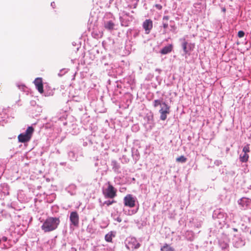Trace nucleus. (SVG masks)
Segmentation results:
<instances>
[{
    "mask_svg": "<svg viewBox=\"0 0 251 251\" xmlns=\"http://www.w3.org/2000/svg\"><path fill=\"white\" fill-rule=\"evenodd\" d=\"M60 222L59 218L48 217L43 223L41 228L44 232H49L55 230Z\"/></svg>",
    "mask_w": 251,
    "mask_h": 251,
    "instance_id": "nucleus-1",
    "label": "nucleus"
},
{
    "mask_svg": "<svg viewBox=\"0 0 251 251\" xmlns=\"http://www.w3.org/2000/svg\"><path fill=\"white\" fill-rule=\"evenodd\" d=\"M153 105L154 107L158 106H160L159 112L160 114V119L162 121H165L169 114L170 112V107L166 102H163L162 99L155 100L153 101Z\"/></svg>",
    "mask_w": 251,
    "mask_h": 251,
    "instance_id": "nucleus-2",
    "label": "nucleus"
},
{
    "mask_svg": "<svg viewBox=\"0 0 251 251\" xmlns=\"http://www.w3.org/2000/svg\"><path fill=\"white\" fill-rule=\"evenodd\" d=\"M34 129L32 126H28L25 132L21 133L18 137V141L21 143L28 142L32 135Z\"/></svg>",
    "mask_w": 251,
    "mask_h": 251,
    "instance_id": "nucleus-3",
    "label": "nucleus"
},
{
    "mask_svg": "<svg viewBox=\"0 0 251 251\" xmlns=\"http://www.w3.org/2000/svg\"><path fill=\"white\" fill-rule=\"evenodd\" d=\"M126 246L129 250L137 249L140 247V244L134 237H129L126 240Z\"/></svg>",
    "mask_w": 251,
    "mask_h": 251,
    "instance_id": "nucleus-4",
    "label": "nucleus"
},
{
    "mask_svg": "<svg viewBox=\"0 0 251 251\" xmlns=\"http://www.w3.org/2000/svg\"><path fill=\"white\" fill-rule=\"evenodd\" d=\"M116 190L108 182L107 188L103 191V194L105 198L113 199L116 196Z\"/></svg>",
    "mask_w": 251,
    "mask_h": 251,
    "instance_id": "nucleus-5",
    "label": "nucleus"
},
{
    "mask_svg": "<svg viewBox=\"0 0 251 251\" xmlns=\"http://www.w3.org/2000/svg\"><path fill=\"white\" fill-rule=\"evenodd\" d=\"M250 151L249 145L247 144L243 147L242 152L240 154L239 158L241 162H247L248 161L249 157L248 153Z\"/></svg>",
    "mask_w": 251,
    "mask_h": 251,
    "instance_id": "nucleus-6",
    "label": "nucleus"
},
{
    "mask_svg": "<svg viewBox=\"0 0 251 251\" xmlns=\"http://www.w3.org/2000/svg\"><path fill=\"white\" fill-rule=\"evenodd\" d=\"M136 198L130 194L127 195L124 199V203L125 206L133 207L135 205Z\"/></svg>",
    "mask_w": 251,
    "mask_h": 251,
    "instance_id": "nucleus-7",
    "label": "nucleus"
},
{
    "mask_svg": "<svg viewBox=\"0 0 251 251\" xmlns=\"http://www.w3.org/2000/svg\"><path fill=\"white\" fill-rule=\"evenodd\" d=\"M213 217L219 219V222L220 224L224 223L226 219V216L224 212L221 211L220 209H217L214 211Z\"/></svg>",
    "mask_w": 251,
    "mask_h": 251,
    "instance_id": "nucleus-8",
    "label": "nucleus"
},
{
    "mask_svg": "<svg viewBox=\"0 0 251 251\" xmlns=\"http://www.w3.org/2000/svg\"><path fill=\"white\" fill-rule=\"evenodd\" d=\"M70 220L71 224L75 226H77L79 224V216L75 211L72 212L70 213Z\"/></svg>",
    "mask_w": 251,
    "mask_h": 251,
    "instance_id": "nucleus-9",
    "label": "nucleus"
},
{
    "mask_svg": "<svg viewBox=\"0 0 251 251\" xmlns=\"http://www.w3.org/2000/svg\"><path fill=\"white\" fill-rule=\"evenodd\" d=\"M233 246L236 248L243 247L245 245V241L240 236L235 235L232 239Z\"/></svg>",
    "mask_w": 251,
    "mask_h": 251,
    "instance_id": "nucleus-10",
    "label": "nucleus"
},
{
    "mask_svg": "<svg viewBox=\"0 0 251 251\" xmlns=\"http://www.w3.org/2000/svg\"><path fill=\"white\" fill-rule=\"evenodd\" d=\"M143 27L146 34L150 33L152 28V21L150 19L146 20L143 23Z\"/></svg>",
    "mask_w": 251,
    "mask_h": 251,
    "instance_id": "nucleus-11",
    "label": "nucleus"
},
{
    "mask_svg": "<svg viewBox=\"0 0 251 251\" xmlns=\"http://www.w3.org/2000/svg\"><path fill=\"white\" fill-rule=\"evenodd\" d=\"M238 202L243 208H245L251 205V200L247 198H242L238 201Z\"/></svg>",
    "mask_w": 251,
    "mask_h": 251,
    "instance_id": "nucleus-12",
    "label": "nucleus"
},
{
    "mask_svg": "<svg viewBox=\"0 0 251 251\" xmlns=\"http://www.w3.org/2000/svg\"><path fill=\"white\" fill-rule=\"evenodd\" d=\"M34 83L37 89L40 93H43V86L42 80L41 78H37L35 79Z\"/></svg>",
    "mask_w": 251,
    "mask_h": 251,
    "instance_id": "nucleus-13",
    "label": "nucleus"
},
{
    "mask_svg": "<svg viewBox=\"0 0 251 251\" xmlns=\"http://www.w3.org/2000/svg\"><path fill=\"white\" fill-rule=\"evenodd\" d=\"M182 47L185 54L188 53L191 50V45L189 44L184 39L182 44Z\"/></svg>",
    "mask_w": 251,
    "mask_h": 251,
    "instance_id": "nucleus-14",
    "label": "nucleus"
},
{
    "mask_svg": "<svg viewBox=\"0 0 251 251\" xmlns=\"http://www.w3.org/2000/svg\"><path fill=\"white\" fill-rule=\"evenodd\" d=\"M173 49V46L169 45L164 47L160 51L161 53L166 54L170 52Z\"/></svg>",
    "mask_w": 251,
    "mask_h": 251,
    "instance_id": "nucleus-15",
    "label": "nucleus"
},
{
    "mask_svg": "<svg viewBox=\"0 0 251 251\" xmlns=\"http://www.w3.org/2000/svg\"><path fill=\"white\" fill-rule=\"evenodd\" d=\"M104 26L108 30H112L114 28L115 24L112 21H108L104 23Z\"/></svg>",
    "mask_w": 251,
    "mask_h": 251,
    "instance_id": "nucleus-16",
    "label": "nucleus"
},
{
    "mask_svg": "<svg viewBox=\"0 0 251 251\" xmlns=\"http://www.w3.org/2000/svg\"><path fill=\"white\" fill-rule=\"evenodd\" d=\"M111 166H112V169L116 173L119 172V169L120 168V165L115 160H112L111 161Z\"/></svg>",
    "mask_w": 251,
    "mask_h": 251,
    "instance_id": "nucleus-17",
    "label": "nucleus"
},
{
    "mask_svg": "<svg viewBox=\"0 0 251 251\" xmlns=\"http://www.w3.org/2000/svg\"><path fill=\"white\" fill-rule=\"evenodd\" d=\"M161 251H175V249L170 245L165 244L161 248Z\"/></svg>",
    "mask_w": 251,
    "mask_h": 251,
    "instance_id": "nucleus-18",
    "label": "nucleus"
},
{
    "mask_svg": "<svg viewBox=\"0 0 251 251\" xmlns=\"http://www.w3.org/2000/svg\"><path fill=\"white\" fill-rule=\"evenodd\" d=\"M105 240L108 242H111L112 240V233H108L105 236Z\"/></svg>",
    "mask_w": 251,
    "mask_h": 251,
    "instance_id": "nucleus-19",
    "label": "nucleus"
},
{
    "mask_svg": "<svg viewBox=\"0 0 251 251\" xmlns=\"http://www.w3.org/2000/svg\"><path fill=\"white\" fill-rule=\"evenodd\" d=\"M186 158L184 157L183 155H181L179 156V157H177L176 159V161L177 162H181V163H184L186 161Z\"/></svg>",
    "mask_w": 251,
    "mask_h": 251,
    "instance_id": "nucleus-20",
    "label": "nucleus"
},
{
    "mask_svg": "<svg viewBox=\"0 0 251 251\" xmlns=\"http://www.w3.org/2000/svg\"><path fill=\"white\" fill-rule=\"evenodd\" d=\"M114 202H115V201H114V200H112V201L108 200V201H105L103 202V205L104 204H106L107 206H109V205H111L112 204H113Z\"/></svg>",
    "mask_w": 251,
    "mask_h": 251,
    "instance_id": "nucleus-21",
    "label": "nucleus"
},
{
    "mask_svg": "<svg viewBox=\"0 0 251 251\" xmlns=\"http://www.w3.org/2000/svg\"><path fill=\"white\" fill-rule=\"evenodd\" d=\"M245 35V33L244 31H239L238 32V36L239 37V38H242V37H243Z\"/></svg>",
    "mask_w": 251,
    "mask_h": 251,
    "instance_id": "nucleus-22",
    "label": "nucleus"
},
{
    "mask_svg": "<svg viewBox=\"0 0 251 251\" xmlns=\"http://www.w3.org/2000/svg\"><path fill=\"white\" fill-rule=\"evenodd\" d=\"M154 6L159 10L161 9L162 7V6L159 4H156Z\"/></svg>",
    "mask_w": 251,
    "mask_h": 251,
    "instance_id": "nucleus-23",
    "label": "nucleus"
},
{
    "mask_svg": "<svg viewBox=\"0 0 251 251\" xmlns=\"http://www.w3.org/2000/svg\"><path fill=\"white\" fill-rule=\"evenodd\" d=\"M163 26L164 28H167L168 26V24H166V23H164L163 24Z\"/></svg>",
    "mask_w": 251,
    "mask_h": 251,
    "instance_id": "nucleus-24",
    "label": "nucleus"
},
{
    "mask_svg": "<svg viewBox=\"0 0 251 251\" xmlns=\"http://www.w3.org/2000/svg\"><path fill=\"white\" fill-rule=\"evenodd\" d=\"M51 6L52 7V8H54V6H55V3L54 2H52L51 3Z\"/></svg>",
    "mask_w": 251,
    "mask_h": 251,
    "instance_id": "nucleus-25",
    "label": "nucleus"
},
{
    "mask_svg": "<svg viewBox=\"0 0 251 251\" xmlns=\"http://www.w3.org/2000/svg\"><path fill=\"white\" fill-rule=\"evenodd\" d=\"M134 212H133V211H131V213H130V212L129 211V212L128 213H127V214L128 215H132L133 214H134Z\"/></svg>",
    "mask_w": 251,
    "mask_h": 251,
    "instance_id": "nucleus-26",
    "label": "nucleus"
},
{
    "mask_svg": "<svg viewBox=\"0 0 251 251\" xmlns=\"http://www.w3.org/2000/svg\"><path fill=\"white\" fill-rule=\"evenodd\" d=\"M117 221L119 222H121L122 221L121 218H118L117 219Z\"/></svg>",
    "mask_w": 251,
    "mask_h": 251,
    "instance_id": "nucleus-27",
    "label": "nucleus"
},
{
    "mask_svg": "<svg viewBox=\"0 0 251 251\" xmlns=\"http://www.w3.org/2000/svg\"><path fill=\"white\" fill-rule=\"evenodd\" d=\"M233 230L234 231H235V232H237V230H238V229H237V228H233Z\"/></svg>",
    "mask_w": 251,
    "mask_h": 251,
    "instance_id": "nucleus-28",
    "label": "nucleus"
},
{
    "mask_svg": "<svg viewBox=\"0 0 251 251\" xmlns=\"http://www.w3.org/2000/svg\"><path fill=\"white\" fill-rule=\"evenodd\" d=\"M71 251H76V250H75V248H72L71 249Z\"/></svg>",
    "mask_w": 251,
    "mask_h": 251,
    "instance_id": "nucleus-29",
    "label": "nucleus"
},
{
    "mask_svg": "<svg viewBox=\"0 0 251 251\" xmlns=\"http://www.w3.org/2000/svg\"><path fill=\"white\" fill-rule=\"evenodd\" d=\"M71 154L74 155V153L73 152H72V151L70 152H69V155H70Z\"/></svg>",
    "mask_w": 251,
    "mask_h": 251,
    "instance_id": "nucleus-30",
    "label": "nucleus"
},
{
    "mask_svg": "<svg viewBox=\"0 0 251 251\" xmlns=\"http://www.w3.org/2000/svg\"><path fill=\"white\" fill-rule=\"evenodd\" d=\"M222 10H223V11L225 12L226 9L225 8H224Z\"/></svg>",
    "mask_w": 251,
    "mask_h": 251,
    "instance_id": "nucleus-31",
    "label": "nucleus"
},
{
    "mask_svg": "<svg viewBox=\"0 0 251 251\" xmlns=\"http://www.w3.org/2000/svg\"><path fill=\"white\" fill-rule=\"evenodd\" d=\"M163 19H168V17H164Z\"/></svg>",
    "mask_w": 251,
    "mask_h": 251,
    "instance_id": "nucleus-32",
    "label": "nucleus"
},
{
    "mask_svg": "<svg viewBox=\"0 0 251 251\" xmlns=\"http://www.w3.org/2000/svg\"><path fill=\"white\" fill-rule=\"evenodd\" d=\"M250 233H251V231H250Z\"/></svg>",
    "mask_w": 251,
    "mask_h": 251,
    "instance_id": "nucleus-33",
    "label": "nucleus"
}]
</instances>
